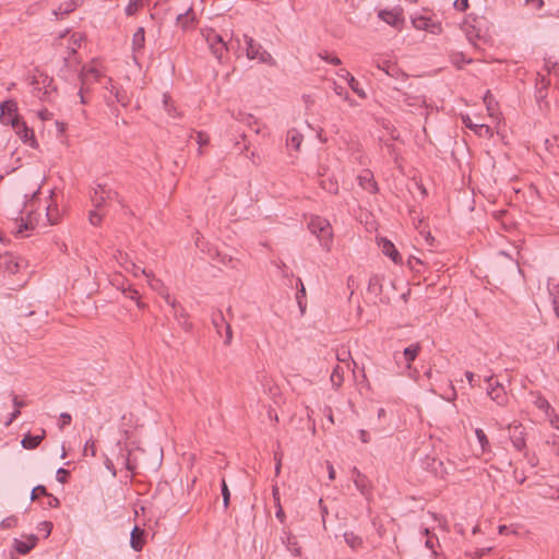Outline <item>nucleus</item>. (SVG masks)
Segmentation results:
<instances>
[{
    "label": "nucleus",
    "instance_id": "f257e3e1",
    "mask_svg": "<svg viewBox=\"0 0 559 559\" xmlns=\"http://www.w3.org/2000/svg\"><path fill=\"white\" fill-rule=\"evenodd\" d=\"M311 234L316 235L321 247L329 251L333 241V230L330 222L321 216H312L308 223Z\"/></svg>",
    "mask_w": 559,
    "mask_h": 559
},
{
    "label": "nucleus",
    "instance_id": "f03ea898",
    "mask_svg": "<svg viewBox=\"0 0 559 559\" xmlns=\"http://www.w3.org/2000/svg\"><path fill=\"white\" fill-rule=\"evenodd\" d=\"M106 75L102 72V70L97 67L96 61H92L90 64H85L82 67L80 71V98L82 104H86L85 93L90 91V85L94 82H100Z\"/></svg>",
    "mask_w": 559,
    "mask_h": 559
},
{
    "label": "nucleus",
    "instance_id": "7ed1b4c3",
    "mask_svg": "<svg viewBox=\"0 0 559 559\" xmlns=\"http://www.w3.org/2000/svg\"><path fill=\"white\" fill-rule=\"evenodd\" d=\"M205 40L215 56V58L219 62H224L227 57L228 46L227 43L223 39V37L216 33L214 29H209L204 33Z\"/></svg>",
    "mask_w": 559,
    "mask_h": 559
},
{
    "label": "nucleus",
    "instance_id": "20e7f679",
    "mask_svg": "<svg viewBox=\"0 0 559 559\" xmlns=\"http://www.w3.org/2000/svg\"><path fill=\"white\" fill-rule=\"evenodd\" d=\"M112 200L121 203L118 192L112 190L107 185L97 183L93 189L91 201L95 209L100 210L107 201Z\"/></svg>",
    "mask_w": 559,
    "mask_h": 559
},
{
    "label": "nucleus",
    "instance_id": "39448f33",
    "mask_svg": "<svg viewBox=\"0 0 559 559\" xmlns=\"http://www.w3.org/2000/svg\"><path fill=\"white\" fill-rule=\"evenodd\" d=\"M373 63L379 70L383 71L388 76L397 79L399 76L404 75L402 70L397 67L396 62L390 56H378L373 59Z\"/></svg>",
    "mask_w": 559,
    "mask_h": 559
},
{
    "label": "nucleus",
    "instance_id": "423d86ee",
    "mask_svg": "<svg viewBox=\"0 0 559 559\" xmlns=\"http://www.w3.org/2000/svg\"><path fill=\"white\" fill-rule=\"evenodd\" d=\"M17 105L14 100H5L0 105V122L13 127L20 121Z\"/></svg>",
    "mask_w": 559,
    "mask_h": 559
},
{
    "label": "nucleus",
    "instance_id": "0eeeda50",
    "mask_svg": "<svg viewBox=\"0 0 559 559\" xmlns=\"http://www.w3.org/2000/svg\"><path fill=\"white\" fill-rule=\"evenodd\" d=\"M243 39L247 45V57L249 59H258L261 62H269L272 60V56L252 37L245 35Z\"/></svg>",
    "mask_w": 559,
    "mask_h": 559
},
{
    "label": "nucleus",
    "instance_id": "6e6552de",
    "mask_svg": "<svg viewBox=\"0 0 559 559\" xmlns=\"http://www.w3.org/2000/svg\"><path fill=\"white\" fill-rule=\"evenodd\" d=\"M488 382L487 394L490 399L499 406H506L508 404V395L502 384L498 381H492V377L486 378Z\"/></svg>",
    "mask_w": 559,
    "mask_h": 559
},
{
    "label": "nucleus",
    "instance_id": "1a4fd4ad",
    "mask_svg": "<svg viewBox=\"0 0 559 559\" xmlns=\"http://www.w3.org/2000/svg\"><path fill=\"white\" fill-rule=\"evenodd\" d=\"M212 324L219 335L222 334V330H225L224 344L229 346L233 342V331L230 324L225 320V317L221 310L212 314Z\"/></svg>",
    "mask_w": 559,
    "mask_h": 559
},
{
    "label": "nucleus",
    "instance_id": "9d476101",
    "mask_svg": "<svg viewBox=\"0 0 559 559\" xmlns=\"http://www.w3.org/2000/svg\"><path fill=\"white\" fill-rule=\"evenodd\" d=\"M352 478L357 490L366 498L372 493L371 480L362 474L356 466L352 468Z\"/></svg>",
    "mask_w": 559,
    "mask_h": 559
},
{
    "label": "nucleus",
    "instance_id": "9b49d317",
    "mask_svg": "<svg viewBox=\"0 0 559 559\" xmlns=\"http://www.w3.org/2000/svg\"><path fill=\"white\" fill-rule=\"evenodd\" d=\"M12 128L15 131V133L20 136V139L23 141V143L29 145L33 148L37 147L38 143L36 141L33 129L28 128L23 120H20L17 123H14Z\"/></svg>",
    "mask_w": 559,
    "mask_h": 559
},
{
    "label": "nucleus",
    "instance_id": "f8f14e48",
    "mask_svg": "<svg viewBox=\"0 0 559 559\" xmlns=\"http://www.w3.org/2000/svg\"><path fill=\"white\" fill-rule=\"evenodd\" d=\"M510 432V440L512 442V445L519 451L522 452L526 448V441H525V429L524 427L519 425H513L509 427Z\"/></svg>",
    "mask_w": 559,
    "mask_h": 559
},
{
    "label": "nucleus",
    "instance_id": "ddd939ff",
    "mask_svg": "<svg viewBox=\"0 0 559 559\" xmlns=\"http://www.w3.org/2000/svg\"><path fill=\"white\" fill-rule=\"evenodd\" d=\"M358 185L369 193L376 194L379 191L378 183L374 180L373 174L369 169H364L358 175Z\"/></svg>",
    "mask_w": 559,
    "mask_h": 559
},
{
    "label": "nucleus",
    "instance_id": "4468645a",
    "mask_svg": "<svg viewBox=\"0 0 559 559\" xmlns=\"http://www.w3.org/2000/svg\"><path fill=\"white\" fill-rule=\"evenodd\" d=\"M0 270L9 274L17 273L20 270L17 258L9 253L0 254Z\"/></svg>",
    "mask_w": 559,
    "mask_h": 559
},
{
    "label": "nucleus",
    "instance_id": "2eb2a0df",
    "mask_svg": "<svg viewBox=\"0 0 559 559\" xmlns=\"http://www.w3.org/2000/svg\"><path fill=\"white\" fill-rule=\"evenodd\" d=\"M37 536L36 535H29L26 537V540H21L17 538L13 539V548L20 554V555H27L37 544Z\"/></svg>",
    "mask_w": 559,
    "mask_h": 559
},
{
    "label": "nucleus",
    "instance_id": "dca6fc26",
    "mask_svg": "<svg viewBox=\"0 0 559 559\" xmlns=\"http://www.w3.org/2000/svg\"><path fill=\"white\" fill-rule=\"evenodd\" d=\"M463 123L465 124L466 128L471 129L479 136H492V130L489 126L483 123H474L468 116L463 117Z\"/></svg>",
    "mask_w": 559,
    "mask_h": 559
},
{
    "label": "nucleus",
    "instance_id": "f3484780",
    "mask_svg": "<svg viewBox=\"0 0 559 559\" xmlns=\"http://www.w3.org/2000/svg\"><path fill=\"white\" fill-rule=\"evenodd\" d=\"M108 105H112L115 102L121 104L122 106H127L129 103V98L124 91L120 90L116 85H111L110 96H105Z\"/></svg>",
    "mask_w": 559,
    "mask_h": 559
},
{
    "label": "nucleus",
    "instance_id": "a211bd4d",
    "mask_svg": "<svg viewBox=\"0 0 559 559\" xmlns=\"http://www.w3.org/2000/svg\"><path fill=\"white\" fill-rule=\"evenodd\" d=\"M145 532L144 530H141L138 526H134L131 532V538H130V545L133 550L141 551L143 549V546L145 544L144 540Z\"/></svg>",
    "mask_w": 559,
    "mask_h": 559
},
{
    "label": "nucleus",
    "instance_id": "6ab92c4d",
    "mask_svg": "<svg viewBox=\"0 0 559 559\" xmlns=\"http://www.w3.org/2000/svg\"><path fill=\"white\" fill-rule=\"evenodd\" d=\"M45 436H46V432L44 429L41 430L40 435L33 436L31 433H26L23 437L21 444L26 450H34L40 444V442L44 440Z\"/></svg>",
    "mask_w": 559,
    "mask_h": 559
},
{
    "label": "nucleus",
    "instance_id": "aec40b11",
    "mask_svg": "<svg viewBox=\"0 0 559 559\" xmlns=\"http://www.w3.org/2000/svg\"><path fill=\"white\" fill-rule=\"evenodd\" d=\"M145 45V31L144 27H139L132 36V51L134 58L144 49Z\"/></svg>",
    "mask_w": 559,
    "mask_h": 559
},
{
    "label": "nucleus",
    "instance_id": "412c9836",
    "mask_svg": "<svg viewBox=\"0 0 559 559\" xmlns=\"http://www.w3.org/2000/svg\"><path fill=\"white\" fill-rule=\"evenodd\" d=\"M283 544H285L287 550L294 556H300L301 548L298 545L296 536H294L289 532H284V536L282 537Z\"/></svg>",
    "mask_w": 559,
    "mask_h": 559
},
{
    "label": "nucleus",
    "instance_id": "4be33fe9",
    "mask_svg": "<svg viewBox=\"0 0 559 559\" xmlns=\"http://www.w3.org/2000/svg\"><path fill=\"white\" fill-rule=\"evenodd\" d=\"M195 13L192 8H189L185 13L177 16V24L182 29L191 28L194 24Z\"/></svg>",
    "mask_w": 559,
    "mask_h": 559
},
{
    "label": "nucleus",
    "instance_id": "5701e85b",
    "mask_svg": "<svg viewBox=\"0 0 559 559\" xmlns=\"http://www.w3.org/2000/svg\"><path fill=\"white\" fill-rule=\"evenodd\" d=\"M381 248L383 254L391 258V260L395 263L401 262L402 258L399 253V251L395 249V246L388 239H382L381 241Z\"/></svg>",
    "mask_w": 559,
    "mask_h": 559
},
{
    "label": "nucleus",
    "instance_id": "b1692460",
    "mask_svg": "<svg viewBox=\"0 0 559 559\" xmlns=\"http://www.w3.org/2000/svg\"><path fill=\"white\" fill-rule=\"evenodd\" d=\"M78 7V0H67L62 2L56 10L52 11V14L57 17H63L64 15L73 12Z\"/></svg>",
    "mask_w": 559,
    "mask_h": 559
},
{
    "label": "nucleus",
    "instance_id": "393cba45",
    "mask_svg": "<svg viewBox=\"0 0 559 559\" xmlns=\"http://www.w3.org/2000/svg\"><path fill=\"white\" fill-rule=\"evenodd\" d=\"M12 402L14 405V411L10 414V417L5 421V426H10L20 415H21V408L26 406V402L21 400L17 395L12 393Z\"/></svg>",
    "mask_w": 559,
    "mask_h": 559
},
{
    "label": "nucleus",
    "instance_id": "a878e982",
    "mask_svg": "<svg viewBox=\"0 0 559 559\" xmlns=\"http://www.w3.org/2000/svg\"><path fill=\"white\" fill-rule=\"evenodd\" d=\"M302 142V134L299 133L296 129H290L287 132L286 144L287 146H292L296 151L299 150Z\"/></svg>",
    "mask_w": 559,
    "mask_h": 559
},
{
    "label": "nucleus",
    "instance_id": "bb28decb",
    "mask_svg": "<svg viewBox=\"0 0 559 559\" xmlns=\"http://www.w3.org/2000/svg\"><path fill=\"white\" fill-rule=\"evenodd\" d=\"M379 17L386 24L397 27L402 23V19L399 13L393 11H381Z\"/></svg>",
    "mask_w": 559,
    "mask_h": 559
},
{
    "label": "nucleus",
    "instance_id": "cd10ccee",
    "mask_svg": "<svg viewBox=\"0 0 559 559\" xmlns=\"http://www.w3.org/2000/svg\"><path fill=\"white\" fill-rule=\"evenodd\" d=\"M420 352V345L418 343L412 344L406 347L403 352V356L406 360V366L411 368L412 362L416 359Z\"/></svg>",
    "mask_w": 559,
    "mask_h": 559
},
{
    "label": "nucleus",
    "instance_id": "c85d7f7f",
    "mask_svg": "<svg viewBox=\"0 0 559 559\" xmlns=\"http://www.w3.org/2000/svg\"><path fill=\"white\" fill-rule=\"evenodd\" d=\"M344 539L352 549H358L362 546V538L354 532H345Z\"/></svg>",
    "mask_w": 559,
    "mask_h": 559
},
{
    "label": "nucleus",
    "instance_id": "c756f323",
    "mask_svg": "<svg viewBox=\"0 0 559 559\" xmlns=\"http://www.w3.org/2000/svg\"><path fill=\"white\" fill-rule=\"evenodd\" d=\"M475 435H476V438L480 444V448H481V452L485 453V452H488L490 451V443H489V440L485 433V431L480 428H476L475 429Z\"/></svg>",
    "mask_w": 559,
    "mask_h": 559
},
{
    "label": "nucleus",
    "instance_id": "7c9ffc66",
    "mask_svg": "<svg viewBox=\"0 0 559 559\" xmlns=\"http://www.w3.org/2000/svg\"><path fill=\"white\" fill-rule=\"evenodd\" d=\"M84 36L81 33H74L70 37L69 57L76 52V48L81 46Z\"/></svg>",
    "mask_w": 559,
    "mask_h": 559
},
{
    "label": "nucleus",
    "instance_id": "2f4dec72",
    "mask_svg": "<svg viewBox=\"0 0 559 559\" xmlns=\"http://www.w3.org/2000/svg\"><path fill=\"white\" fill-rule=\"evenodd\" d=\"M424 534L427 536L425 545L428 549L432 551L435 556H437L436 547L439 546V540L436 535H430L429 530L425 528Z\"/></svg>",
    "mask_w": 559,
    "mask_h": 559
},
{
    "label": "nucleus",
    "instance_id": "473e14b6",
    "mask_svg": "<svg viewBox=\"0 0 559 559\" xmlns=\"http://www.w3.org/2000/svg\"><path fill=\"white\" fill-rule=\"evenodd\" d=\"M413 25L417 29L428 31L432 25V20L425 16H419L413 20Z\"/></svg>",
    "mask_w": 559,
    "mask_h": 559
},
{
    "label": "nucleus",
    "instance_id": "72a5a7b5",
    "mask_svg": "<svg viewBox=\"0 0 559 559\" xmlns=\"http://www.w3.org/2000/svg\"><path fill=\"white\" fill-rule=\"evenodd\" d=\"M344 381L343 369L336 366L331 374V382L335 388H340Z\"/></svg>",
    "mask_w": 559,
    "mask_h": 559
},
{
    "label": "nucleus",
    "instance_id": "f704fd0d",
    "mask_svg": "<svg viewBox=\"0 0 559 559\" xmlns=\"http://www.w3.org/2000/svg\"><path fill=\"white\" fill-rule=\"evenodd\" d=\"M186 311L185 309L179 305L177 304V317H175L179 324L186 330V331H189L191 329V324L187 322L186 320Z\"/></svg>",
    "mask_w": 559,
    "mask_h": 559
},
{
    "label": "nucleus",
    "instance_id": "c9c22d12",
    "mask_svg": "<svg viewBox=\"0 0 559 559\" xmlns=\"http://www.w3.org/2000/svg\"><path fill=\"white\" fill-rule=\"evenodd\" d=\"M346 81L354 93H356L360 98H366L367 95L365 91L359 86V82L354 76H350Z\"/></svg>",
    "mask_w": 559,
    "mask_h": 559
},
{
    "label": "nucleus",
    "instance_id": "e433bc0d",
    "mask_svg": "<svg viewBox=\"0 0 559 559\" xmlns=\"http://www.w3.org/2000/svg\"><path fill=\"white\" fill-rule=\"evenodd\" d=\"M131 451L130 449H126L123 450L122 448H120V457H121V461H122V464L124 465V467L130 472V473H133V466L132 464L130 463V455H131Z\"/></svg>",
    "mask_w": 559,
    "mask_h": 559
},
{
    "label": "nucleus",
    "instance_id": "4c0bfd02",
    "mask_svg": "<svg viewBox=\"0 0 559 559\" xmlns=\"http://www.w3.org/2000/svg\"><path fill=\"white\" fill-rule=\"evenodd\" d=\"M195 140H197V143L199 144V154H202L203 153L202 146L209 144L210 138L206 133H204L202 131H198V132H195Z\"/></svg>",
    "mask_w": 559,
    "mask_h": 559
},
{
    "label": "nucleus",
    "instance_id": "58836bf2",
    "mask_svg": "<svg viewBox=\"0 0 559 559\" xmlns=\"http://www.w3.org/2000/svg\"><path fill=\"white\" fill-rule=\"evenodd\" d=\"M164 107H165V110L168 112L169 116L171 117H178L179 114L177 112L174 104L171 103V99L169 96L167 95H164Z\"/></svg>",
    "mask_w": 559,
    "mask_h": 559
},
{
    "label": "nucleus",
    "instance_id": "ea45409f",
    "mask_svg": "<svg viewBox=\"0 0 559 559\" xmlns=\"http://www.w3.org/2000/svg\"><path fill=\"white\" fill-rule=\"evenodd\" d=\"M141 5L142 0H130L129 4L126 7V14L128 16L133 15Z\"/></svg>",
    "mask_w": 559,
    "mask_h": 559
},
{
    "label": "nucleus",
    "instance_id": "a19ab883",
    "mask_svg": "<svg viewBox=\"0 0 559 559\" xmlns=\"http://www.w3.org/2000/svg\"><path fill=\"white\" fill-rule=\"evenodd\" d=\"M319 57L322 59V60H325L326 62L331 63V64H334V66H338L341 64V59L337 57V56H332L330 55L328 51H322L319 53Z\"/></svg>",
    "mask_w": 559,
    "mask_h": 559
},
{
    "label": "nucleus",
    "instance_id": "79ce46f5",
    "mask_svg": "<svg viewBox=\"0 0 559 559\" xmlns=\"http://www.w3.org/2000/svg\"><path fill=\"white\" fill-rule=\"evenodd\" d=\"M221 485H222V496H223L224 507H225V509H227L229 506V500H230V491H229L228 486L224 478L222 479Z\"/></svg>",
    "mask_w": 559,
    "mask_h": 559
},
{
    "label": "nucleus",
    "instance_id": "37998d69",
    "mask_svg": "<svg viewBox=\"0 0 559 559\" xmlns=\"http://www.w3.org/2000/svg\"><path fill=\"white\" fill-rule=\"evenodd\" d=\"M83 454L84 455L91 454L92 456L96 455V444H95V441H94L93 438L88 439L85 442V445H84V449H83Z\"/></svg>",
    "mask_w": 559,
    "mask_h": 559
},
{
    "label": "nucleus",
    "instance_id": "c03bdc74",
    "mask_svg": "<svg viewBox=\"0 0 559 559\" xmlns=\"http://www.w3.org/2000/svg\"><path fill=\"white\" fill-rule=\"evenodd\" d=\"M88 219L92 225L98 226L102 223L103 214L99 213V210L95 209L90 212Z\"/></svg>",
    "mask_w": 559,
    "mask_h": 559
},
{
    "label": "nucleus",
    "instance_id": "a18cd8bd",
    "mask_svg": "<svg viewBox=\"0 0 559 559\" xmlns=\"http://www.w3.org/2000/svg\"><path fill=\"white\" fill-rule=\"evenodd\" d=\"M333 91L335 92L336 95L342 97L344 100H349V94L346 91V88L338 85L336 82H333Z\"/></svg>",
    "mask_w": 559,
    "mask_h": 559
},
{
    "label": "nucleus",
    "instance_id": "49530a36",
    "mask_svg": "<svg viewBox=\"0 0 559 559\" xmlns=\"http://www.w3.org/2000/svg\"><path fill=\"white\" fill-rule=\"evenodd\" d=\"M162 296L164 297L166 304L173 308L174 317H177V300L173 298L168 293H162Z\"/></svg>",
    "mask_w": 559,
    "mask_h": 559
},
{
    "label": "nucleus",
    "instance_id": "de8ad7c7",
    "mask_svg": "<svg viewBox=\"0 0 559 559\" xmlns=\"http://www.w3.org/2000/svg\"><path fill=\"white\" fill-rule=\"evenodd\" d=\"M16 524H17V518H16V516H14V515H11V516L5 518V519L1 522L0 526H1L2 528H12V527H15V526H16Z\"/></svg>",
    "mask_w": 559,
    "mask_h": 559
},
{
    "label": "nucleus",
    "instance_id": "09e8293b",
    "mask_svg": "<svg viewBox=\"0 0 559 559\" xmlns=\"http://www.w3.org/2000/svg\"><path fill=\"white\" fill-rule=\"evenodd\" d=\"M127 271H131L134 276H139V274H143L146 277H150V274L146 272L145 269H141L140 266L135 265L134 263H130V267L126 266Z\"/></svg>",
    "mask_w": 559,
    "mask_h": 559
},
{
    "label": "nucleus",
    "instance_id": "8fccbe9b",
    "mask_svg": "<svg viewBox=\"0 0 559 559\" xmlns=\"http://www.w3.org/2000/svg\"><path fill=\"white\" fill-rule=\"evenodd\" d=\"M69 472L64 468H59L57 471V479L61 484H66L68 481Z\"/></svg>",
    "mask_w": 559,
    "mask_h": 559
},
{
    "label": "nucleus",
    "instance_id": "3c124183",
    "mask_svg": "<svg viewBox=\"0 0 559 559\" xmlns=\"http://www.w3.org/2000/svg\"><path fill=\"white\" fill-rule=\"evenodd\" d=\"M38 495H48L45 486L38 485L32 490V500H35Z\"/></svg>",
    "mask_w": 559,
    "mask_h": 559
},
{
    "label": "nucleus",
    "instance_id": "603ef678",
    "mask_svg": "<svg viewBox=\"0 0 559 559\" xmlns=\"http://www.w3.org/2000/svg\"><path fill=\"white\" fill-rule=\"evenodd\" d=\"M454 8L461 12H464L468 8V0H455Z\"/></svg>",
    "mask_w": 559,
    "mask_h": 559
},
{
    "label": "nucleus",
    "instance_id": "864d4df0",
    "mask_svg": "<svg viewBox=\"0 0 559 559\" xmlns=\"http://www.w3.org/2000/svg\"><path fill=\"white\" fill-rule=\"evenodd\" d=\"M275 507H276L275 516L280 520L281 523H284L286 515H285L282 504L278 503V504H275Z\"/></svg>",
    "mask_w": 559,
    "mask_h": 559
},
{
    "label": "nucleus",
    "instance_id": "5fc2aeb1",
    "mask_svg": "<svg viewBox=\"0 0 559 559\" xmlns=\"http://www.w3.org/2000/svg\"><path fill=\"white\" fill-rule=\"evenodd\" d=\"M39 525L41 526L40 530L45 531V533H46L45 536L48 537L52 530V523L48 522V521H44Z\"/></svg>",
    "mask_w": 559,
    "mask_h": 559
},
{
    "label": "nucleus",
    "instance_id": "6e6d98bb",
    "mask_svg": "<svg viewBox=\"0 0 559 559\" xmlns=\"http://www.w3.org/2000/svg\"><path fill=\"white\" fill-rule=\"evenodd\" d=\"M60 419H61V427H64V426H68L71 424L72 417L68 413H61Z\"/></svg>",
    "mask_w": 559,
    "mask_h": 559
},
{
    "label": "nucleus",
    "instance_id": "4d7b16f0",
    "mask_svg": "<svg viewBox=\"0 0 559 559\" xmlns=\"http://www.w3.org/2000/svg\"><path fill=\"white\" fill-rule=\"evenodd\" d=\"M105 466H106V468L111 473V475H112L114 477H116L117 472H116L115 465H114V463H112V461H111L110 459H108V457H107V459L105 460Z\"/></svg>",
    "mask_w": 559,
    "mask_h": 559
},
{
    "label": "nucleus",
    "instance_id": "13d9d810",
    "mask_svg": "<svg viewBox=\"0 0 559 559\" xmlns=\"http://www.w3.org/2000/svg\"><path fill=\"white\" fill-rule=\"evenodd\" d=\"M297 287H298V290L296 294H299L300 295V299H304L306 297V288L304 286V283L300 278H298V284H297Z\"/></svg>",
    "mask_w": 559,
    "mask_h": 559
},
{
    "label": "nucleus",
    "instance_id": "bf43d9fd",
    "mask_svg": "<svg viewBox=\"0 0 559 559\" xmlns=\"http://www.w3.org/2000/svg\"><path fill=\"white\" fill-rule=\"evenodd\" d=\"M359 439L361 440V442L368 443L370 441L369 432L365 429H360L359 430Z\"/></svg>",
    "mask_w": 559,
    "mask_h": 559
},
{
    "label": "nucleus",
    "instance_id": "052dcab7",
    "mask_svg": "<svg viewBox=\"0 0 559 559\" xmlns=\"http://www.w3.org/2000/svg\"><path fill=\"white\" fill-rule=\"evenodd\" d=\"M272 496H273L275 504L281 503L280 489H278L277 486H273V488H272Z\"/></svg>",
    "mask_w": 559,
    "mask_h": 559
},
{
    "label": "nucleus",
    "instance_id": "680f3d73",
    "mask_svg": "<svg viewBox=\"0 0 559 559\" xmlns=\"http://www.w3.org/2000/svg\"><path fill=\"white\" fill-rule=\"evenodd\" d=\"M441 31H442V28H441L440 23H435L432 21V25H430V29H428V32H430L432 34H440Z\"/></svg>",
    "mask_w": 559,
    "mask_h": 559
},
{
    "label": "nucleus",
    "instance_id": "e2e57ef3",
    "mask_svg": "<svg viewBox=\"0 0 559 559\" xmlns=\"http://www.w3.org/2000/svg\"><path fill=\"white\" fill-rule=\"evenodd\" d=\"M537 407H538V408H540V409H546V411H547V409H549V408H550V405H549V403H548V401H547V400H545V399H539V400L537 401Z\"/></svg>",
    "mask_w": 559,
    "mask_h": 559
},
{
    "label": "nucleus",
    "instance_id": "0e129e2a",
    "mask_svg": "<svg viewBox=\"0 0 559 559\" xmlns=\"http://www.w3.org/2000/svg\"><path fill=\"white\" fill-rule=\"evenodd\" d=\"M47 496L49 498L48 506L50 508H57L59 506V500L56 497H53L52 495L48 493Z\"/></svg>",
    "mask_w": 559,
    "mask_h": 559
},
{
    "label": "nucleus",
    "instance_id": "69168bd1",
    "mask_svg": "<svg viewBox=\"0 0 559 559\" xmlns=\"http://www.w3.org/2000/svg\"><path fill=\"white\" fill-rule=\"evenodd\" d=\"M326 467H328V472H329V479L334 480L335 479V469H334L333 465L330 462H326Z\"/></svg>",
    "mask_w": 559,
    "mask_h": 559
},
{
    "label": "nucleus",
    "instance_id": "338daca9",
    "mask_svg": "<svg viewBox=\"0 0 559 559\" xmlns=\"http://www.w3.org/2000/svg\"><path fill=\"white\" fill-rule=\"evenodd\" d=\"M336 74L345 80H348L350 76H353L346 69H340Z\"/></svg>",
    "mask_w": 559,
    "mask_h": 559
},
{
    "label": "nucleus",
    "instance_id": "774afa93",
    "mask_svg": "<svg viewBox=\"0 0 559 559\" xmlns=\"http://www.w3.org/2000/svg\"><path fill=\"white\" fill-rule=\"evenodd\" d=\"M549 72L559 78V63H554Z\"/></svg>",
    "mask_w": 559,
    "mask_h": 559
}]
</instances>
